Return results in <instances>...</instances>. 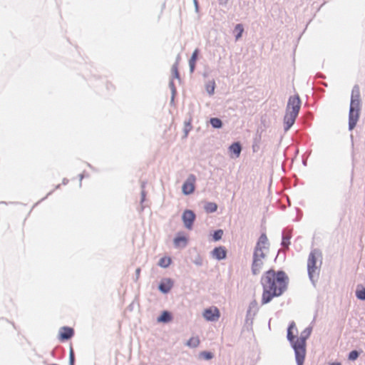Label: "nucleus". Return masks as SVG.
Masks as SVG:
<instances>
[{
  "label": "nucleus",
  "instance_id": "f257e3e1",
  "mask_svg": "<svg viewBox=\"0 0 365 365\" xmlns=\"http://www.w3.org/2000/svg\"><path fill=\"white\" fill-rule=\"evenodd\" d=\"M263 287L262 304L269 302L274 297L280 296L287 289L288 277L283 271H267L261 279Z\"/></svg>",
  "mask_w": 365,
  "mask_h": 365
},
{
  "label": "nucleus",
  "instance_id": "f03ea898",
  "mask_svg": "<svg viewBox=\"0 0 365 365\" xmlns=\"http://www.w3.org/2000/svg\"><path fill=\"white\" fill-rule=\"evenodd\" d=\"M268 249V239L265 234H262L258 240L254 252L252 264V271L254 274H257L262 271Z\"/></svg>",
  "mask_w": 365,
  "mask_h": 365
},
{
  "label": "nucleus",
  "instance_id": "7ed1b4c3",
  "mask_svg": "<svg viewBox=\"0 0 365 365\" xmlns=\"http://www.w3.org/2000/svg\"><path fill=\"white\" fill-rule=\"evenodd\" d=\"M301 107V100L298 95L289 97L284 117L285 130H289L294 123Z\"/></svg>",
  "mask_w": 365,
  "mask_h": 365
},
{
  "label": "nucleus",
  "instance_id": "20e7f679",
  "mask_svg": "<svg viewBox=\"0 0 365 365\" xmlns=\"http://www.w3.org/2000/svg\"><path fill=\"white\" fill-rule=\"evenodd\" d=\"M312 333L310 327L298 328L294 322H292L287 329V339L290 342H305Z\"/></svg>",
  "mask_w": 365,
  "mask_h": 365
},
{
  "label": "nucleus",
  "instance_id": "39448f33",
  "mask_svg": "<svg viewBox=\"0 0 365 365\" xmlns=\"http://www.w3.org/2000/svg\"><path fill=\"white\" fill-rule=\"evenodd\" d=\"M306 344H293L296 361L298 365H303L306 356Z\"/></svg>",
  "mask_w": 365,
  "mask_h": 365
},
{
  "label": "nucleus",
  "instance_id": "423d86ee",
  "mask_svg": "<svg viewBox=\"0 0 365 365\" xmlns=\"http://www.w3.org/2000/svg\"><path fill=\"white\" fill-rule=\"evenodd\" d=\"M317 254H318L316 250H314L310 252L309 257H308L307 269H308V273H309V277L311 279H313V277L317 272V267L316 264H317Z\"/></svg>",
  "mask_w": 365,
  "mask_h": 365
},
{
  "label": "nucleus",
  "instance_id": "0eeeda50",
  "mask_svg": "<svg viewBox=\"0 0 365 365\" xmlns=\"http://www.w3.org/2000/svg\"><path fill=\"white\" fill-rule=\"evenodd\" d=\"M196 178L191 174L188 176L182 186V191L184 195H190L195 191Z\"/></svg>",
  "mask_w": 365,
  "mask_h": 365
},
{
  "label": "nucleus",
  "instance_id": "6e6552de",
  "mask_svg": "<svg viewBox=\"0 0 365 365\" xmlns=\"http://www.w3.org/2000/svg\"><path fill=\"white\" fill-rule=\"evenodd\" d=\"M182 219L185 227L188 230H191L195 220V215L192 210H186L182 214Z\"/></svg>",
  "mask_w": 365,
  "mask_h": 365
},
{
  "label": "nucleus",
  "instance_id": "1a4fd4ad",
  "mask_svg": "<svg viewBox=\"0 0 365 365\" xmlns=\"http://www.w3.org/2000/svg\"><path fill=\"white\" fill-rule=\"evenodd\" d=\"M203 317L207 321H217L220 317V311L217 307H211L204 311Z\"/></svg>",
  "mask_w": 365,
  "mask_h": 365
},
{
  "label": "nucleus",
  "instance_id": "9d476101",
  "mask_svg": "<svg viewBox=\"0 0 365 365\" xmlns=\"http://www.w3.org/2000/svg\"><path fill=\"white\" fill-rule=\"evenodd\" d=\"M74 335V330L71 327H63L58 331V339L61 341L69 340Z\"/></svg>",
  "mask_w": 365,
  "mask_h": 365
},
{
  "label": "nucleus",
  "instance_id": "9b49d317",
  "mask_svg": "<svg viewBox=\"0 0 365 365\" xmlns=\"http://www.w3.org/2000/svg\"><path fill=\"white\" fill-rule=\"evenodd\" d=\"M173 282L169 278L163 279L159 284V289L163 293H168L172 289Z\"/></svg>",
  "mask_w": 365,
  "mask_h": 365
},
{
  "label": "nucleus",
  "instance_id": "f8f14e48",
  "mask_svg": "<svg viewBox=\"0 0 365 365\" xmlns=\"http://www.w3.org/2000/svg\"><path fill=\"white\" fill-rule=\"evenodd\" d=\"M359 110L351 109L349 110V129L352 130L355 127L359 119Z\"/></svg>",
  "mask_w": 365,
  "mask_h": 365
},
{
  "label": "nucleus",
  "instance_id": "ddd939ff",
  "mask_svg": "<svg viewBox=\"0 0 365 365\" xmlns=\"http://www.w3.org/2000/svg\"><path fill=\"white\" fill-rule=\"evenodd\" d=\"M212 257L217 259H222L226 257L227 251L223 247H218L212 252Z\"/></svg>",
  "mask_w": 365,
  "mask_h": 365
},
{
  "label": "nucleus",
  "instance_id": "4468645a",
  "mask_svg": "<svg viewBox=\"0 0 365 365\" xmlns=\"http://www.w3.org/2000/svg\"><path fill=\"white\" fill-rule=\"evenodd\" d=\"M187 242V238L186 236L178 234L174 239V245L177 247H184L186 246Z\"/></svg>",
  "mask_w": 365,
  "mask_h": 365
},
{
  "label": "nucleus",
  "instance_id": "2eb2a0df",
  "mask_svg": "<svg viewBox=\"0 0 365 365\" xmlns=\"http://www.w3.org/2000/svg\"><path fill=\"white\" fill-rule=\"evenodd\" d=\"M230 152L234 153L235 157L240 156L242 148L240 143H234L229 148Z\"/></svg>",
  "mask_w": 365,
  "mask_h": 365
},
{
  "label": "nucleus",
  "instance_id": "dca6fc26",
  "mask_svg": "<svg viewBox=\"0 0 365 365\" xmlns=\"http://www.w3.org/2000/svg\"><path fill=\"white\" fill-rule=\"evenodd\" d=\"M172 259L170 257H163L159 260L158 265L161 267L167 268L170 265Z\"/></svg>",
  "mask_w": 365,
  "mask_h": 365
},
{
  "label": "nucleus",
  "instance_id": "f3484780",
  "mask_svg": "<svg viewBox=\"0 0 365 365\" xmlns=\"http://www.w3.org/2000/svg\"><path fill=\"white\" fill-rule=\"evenodd\" d=\"M351 100L360 101V89L357 85L352 89Z\"/></svg>",
  "mask_w": 365,
  "mask_h": 365
},
{
  "label": "nucleus",
  "instance_id": "a211bd4d",
  "mask_svg": "<svg viewBox=\"0 0 365 365\" xmlns=\"http://www.w3.org/2000/svg\"><path fill=\"white\" fill-rule=\"evenodd\" d=\"M197 53H198V50L196 49L193 52V53H192V56H191V58H190V59L189 61V65H190L191 71H193V70L195 68V61H196L197 57Z\"/></svg>",
  "mask_w": 365,
  "mask_h": 365
},
{
  "label": "nucleus",
  "instance_id": "6ab92c4d",
  "mask_svg": "<svg viewBox=\"0 0 365 365\" xmlns=\"http://www.w3.org/2000/svg\"><path fill=\"white\" fill-rule=\"evenodd\" d=\"M171 320V315L169 312L165 311L162 313L158 321L160 322H168Z\"/></svg>",
  "mask_w": 365,
  "mask_h": 365
},
{
  "label": "nucleus",
  "instance_id": "aec40b11",
  "mask_svg": "<svg viewBox=\"0 0 365 365\" xmlns=\"http://www.w3.org/2000/svg\"><path fill=\"white\" fill-rule=\"evenodd\" d=\"M205 209L207 212H214L217 209V205L215 202H207L205 205Z\"/></svg>",
  "mask_w": 365,
  "mask_h": 365
},
{
  "label": "nucleus",
  "instance_id": "412c9836",
  "mask_svg": "<svg viewBox=\"0 0 365 365\" xmlns=\"http://www.w3.org/2000/svg\"><path fill=\"white\" fill-rule=\"evenodd\" d=\"M206 91L210 95H212L215 92V81H210L206 84Z\"/></svg>",
  "mask_w": 365,
  "mask_h": 365
},
{
  "label": "nucleus",
  "instance_id": "4be33fe9",
  "mask_svg": "<svg viewBox=\"0 0 365 365\" xmlns=\"http://www.w3.org/2000/svg\"><path fill=\"white\" fill-rule=\"evenodd\" d=\"M210 123L213 128H220L222 127V123L220 118H212L210 119Z\"/></svg>",
  "mask_w": 365,
  "mask_h": 365
},
{
  "label": "nucleus",
  "instance_id": "5701e85b",
  "mask_svg": "<svg viewBox=\"0 0 365 365\" xmlns=\"http://www.w3.org/2000/svg\"><path fill=\"white\" fill-rule=\"evenodd\" d=\"M191 121H192L191 119H190L188 121L185 123V126H184L185 138H186L187 136L188 133L192 129Z\"/></svg>",
  "mask_w": 365,
  "mask_h": 365
},
{
  "label": "nucleus",
  "instance_id": "b1692460",
  "mask_svg": "<svg viewBox=\"0 0 365 365\" xmlns=\"http://www.w3.org/2000/svg\"><path fill=\"white\" fill-rule=\"evenodd\" d=\"M351 110H360V101L351 100L350 103Z\"/></svg>",
  "mask_w": 365,
  "mask_h": 365
},
{
  "label": "nucleus",
  "instance_id": "393cba45",
  "mask_svg": "<svg viewBox=\"0 0 365 365\" xmlns=\"http://www.w3.org/2000/svg\"><path fill=\"white\" fill-rule=\"evenodd\" d=\"M235 31L237 32V34L236 35V39H238L241 37L242 34L244 31L242 25L237 24L235 26Z\"/></svg>",
  "mask_w": 365,
  "mask_h": 365
},
{
  "label": "nucleus",
  "instance_id": "a878e982",
  "mask_svg": "<svg viewBox=\"0 0 365 365\" xmlns=\"http://www.w3.org/2000/svg\"><path fill=\"white\" fill-rule=\"evenodd\" d=\"M356 295L358 299L365 300V288H363L361 290H357Z\"/></svg>",
  "mask_w": 365,
  "mask_h": 365
},
{
  "label": "nucleus",
  "instance_id": "bb28decb",
  "mask_svg": "<svg viewBox=\"0 0 365 365\" xmlns=\"http://www.w3.org/2000/svg\"><path fill=\"white\" fill-rule=\"evenodd\" d=\"M200 355L206 360L211 359L213 357L212 354L210 351H202Z\"/></svg>",
  "mask_w": 365,
  "mask_h": 365
},
{
  "label": "nucleus",
  "instance_id": "cd10ccee",
  "mask_svg": "<svg viewBox=\"0 0 365 365\" xmlns=\"http://www.w3.org/2000/svg\"><path fill=\"white\" fill-rule=\"evenodd\" d=\"M223 235V231L222 230H218L215 232L213 235V238L215 241L219 240L222 238Z\"/></svg>",
  "mask_w": 365,
  "mask_h": 365
},
{
  "label": "nucleus",
  "instance_id": "c85d7f7f",
  "mask_svg": "<svg viewBox=\"0 0 365 365\" xmlns=\"http://www.w3.org/2000/svg\"><path fill=\"white\" fill-rule=\"evenodd\" d=\"M359 353L357 351H352L349 354V359L350 360H355L358 358Z\"/></svg>",
  "mask_w": 365,
  "mask_h": 365
},
{
  "label": "nucleus",
  "instance_id": "c756f323",
  "mask_svg": "<svg viewBox=\"0 0 365 365\" xmlns=\"http://www.w3.org/2000/svg\"><path fill=\"white\" fill-rule=\"evenodd\" d=\"M289 237H284L282 240V245L284 246L287 247L289 245Z\"/></svg>",
  "mask_w": 365,
  "mask_h": 365
},
{
  "label": "nucleus",
  "instance_id": "7c9ffc66",
  "mask_svg": "<svg viewBox=\"0 0 365 365\" xmlns=\"http://www.w3.org/2000/svg\"><path fill=\"white\" fill-rule=\"evenodd\" d=\"M172 72L175 76L176 78H178V67L176 65H174L172 68Z\"/></svg>",
  "mask_w": 365,
  "mask_h": 365
},
{
  "label": "nucleus",
  "instance_id": "2f4dec72",
  "mask_svg": "<svg viewBox=\"0 0 365 365\" xmlns=\"http://www.w3.org/2000/svg\"><path fill=\"white\" fill-rule=\"evenodd\" d=\"M74 360V352L72 347L70 348V361L71 363L73 364Z\"/></svg>",
  "mask_w": 365,
  "mask_h": 365
},
{
  "label": "nucleus",
  "instance_id": "473e14b6",
  "mask_svg": "<svg viewBox=\"0 0 365 365\" xmlns=\"http://www.w3.org/2000/svg\"><path fill=\"white\" fill-rule=\"evenodd\" d=\"M135 273H136V277H137V279H138L140 277V268L136 269Z\"/></svg>",
  "mask_w": 365,
  "mask_h": 365
},
{
  "label": "nucleus",
  "instance_id": "72a5a7b5",
  "mask_svg": "<svg viewBox=\"0 0 365 365\" xmlns=\"http://www.w3.org/2000/svg\"><path fill=\"white\" fill-rule=\"evenodd\" d=\"M194 3H195V6L196 10L197 11L198 10L197 1V0H194Z\"/></svg>",
  "mask_w": 365,
  "mask_h": 365
},
{
  "label": "nucleus",
  "instance_id": "f704fd0d",
  "mask_svg": "<svg viewBox=\"0 0 365 365\" xmlns=\"http://www.w3.org/2000/svg\"><path fill=\"white\" fill-rule=\"evenodd\" d=\"M330 365H341V363H339V362H334V363L330 364Z\"/></svg>",
  "mask_w": 365,
  "mask_h": 365
}]
</instances>
